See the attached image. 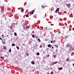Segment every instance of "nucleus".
Here are the masks:
<instances>
[{"instance_id": "473e14b6", "label": "nucleus", "mask_w": 74, "mask_h": 74, "mask_svg": "<svg viewBox=\"0 0 74 74\" xmlns=\"http://www.w3.org/2000/svg\"><path fill=\"white\" fill-rule=\"evenodd\" d=\"M0 40H3V39H2V38H0Z\"/></svg>"}, {"instance_id": "f8f14e48", "label": "nucleus", "mask_w": 74, "mask_h": 74, "mask_svg": "<svg viewBox=\"0 0 74 74\" xmlns=\"http://www.w3.org/2000/svg\"><path fill=\"white\" fill-rule=\"evenodd\" d=\"M12 47H14V46H15V45L13 43H12Z\"/></svg>"}, {"instance_id": "ddd939ff", "label": "nucleus", "mask_w": 74, "mask_h": 74, "mask_svg": "<svg viewBox=\"0 0 74 74\" xmlns=\"http://www.w3.org/2000/svg\"><path fill=\"white\" fill-rule=\"evenodd\" d=\"M62 69H63V68L62 67L61 68L58 69V70H62Z\"/></svg>"}, {"instance_id": "393cba45", "label": "nucleus", "mask_w": 74, "mask_h": 74, "mask_svg": "<svg viewBox=\"0 0 74 74\" xmlns=\"http://www.w3.org/2000/svg\"><path fill=\"white\" fill-rule=\"evenodd\" d=\"M72 51H74V48H72Z\"/></svg>"}, {"instance_id": "ea45409f", "label": "nucleus", "mask_w": 74, "mask_h": 74, "mask_svg": "<svg viewBox=\"0 0 74 74\" xmlns=\"http://www.w3.org/2000/svg\"><path fill=\"white\" fill-rule=\"evenodd\" d=\"M11 27H10V28H11Z\"/></svg>"}, {"instance_id": "f257e3e1", "label": "nucleus", "mask_w": 74, "mask_h": 74, "mask_svg": "<svg viewBox=\"0 0 74 74\" xmlns=\"http://www.w3.org/2000/svg\"><path fill=\"white\" fill-rule=\"evenodd\" d=\"M66 5L67 7H68L69 8H70V7H71V6H70L71 5V4H70V3L66 4Z\"/></svg>"}, {"instance_id": "39448f33", "label": "nucleus", "mask_w": 74, "mask_h": 74, "mask_svg": "<svg viewBox=\"0 0 74 74\" xmlns=\"http://www.w3.org/2000/svg\"><path fill=\"white\" fill-rule=\"evenodd\" d=\"M59 8H57L56 10V12H58V11H59Z\"/></svg>"}, {"instance_id": "a211bd4d", "label": "nucleus", "mask_w": 74, "mask_h": 74, "mask_svg": "<svg viewBox=\"0 0 74 74\" xmlns=\"http://www.w3.org/2000/svg\"><path fill=\"white\" fill-rule=\"evenodd\" d=\"M70 45H66V47H68V48H69V47H70Z\"/></svg>"}, {"instance_id": "f03ea898", "label": "nucleus", "mask_w": 74, "mask_h": 74, "mask_svg": "<svg viewBox=\"0 0 74 74\" xmlns=\"http://www.w3.org/2000/svg\"><path fill=\"white\" fill-rule=\"evenodd\" d=\"M5 40H3H3H2V42H3V44H5Z\"/></svg>"}, {"instance_id": "4468645a", "label": "nucleus", "mask_w": 74, "mask_h": 74, "mask_svg": "<svg viewBox=\"0 0 74 74\" xmlns=\"http://www.w3.org/2000/svg\"><path fill=\"white\" fill-rule=\"evenodd\" d=\"M26 17H27V18H28V17H29V15L28 14H27L26 15Z\"/></svg>"}, {"instance_id": "20e7f679", "label": "nucleus", "mask_w": 74, "mask_h": 74, "mask_svg": "<svg viewBox=\"0 0 74 74\" xmlns=\"http://www.w3.org/2000/svg\"><path fill=\"white\" fill-rule=\"evenodd\" d=\"M58 63V62H55L54 63H53V64H52V65H54V64H56V63Z\"/></svg>"}, {"instance_id": "2eb2a0df", "label": "nucleus", "mask_w": 74, "mask_h": 74, "mask_svg": "<svg viewBox=\"0 0 74 74\" xmlns=\"http://www.w3.org/2000/svg\"><path fill=\"white\" fill-rule=\"evenodd\" d=\"M14 34L15 36H16L17 35V34H16V32H15L14 33Z\"/></svg>"}, {"instance_id": "a878e982", "label": "nucleus", "mask_w": 74, "mask_h": 74, "mask_svg": "<svg viewBox=\"0 0 74 74\" xmlns=\"http://www.w3.org/2000/svg\"><path fill=\"white\" fill-rule=\"evenodd\" d=\"M40 47L41 48H42V45H41L40 46Z\"/></svg>"}, {"instance_id": "f3484780", "label": "nucleus", "mask_w": 74, "mask_h": 74, "mask_svg": "<svg viewBox=\"0 0 74 74\" xmlns=\"http://www.w3.org/2000/svg\"><path fill=\"white\" fill-rule=\"evenodd\" d=\"M9 51V52H11V48L10 49Z\"/></svg>"}, {"instance_id": "58836bf2", "label": "nucleus", "mask_w": 74, "mask_h": 74, "mask_svg": "<svg viewBox=\"0 0 74 74\" xmlns=\"http://www.w3.org/2000/svg\"><path fill=\"white\" fill-rule=\"evenodd\" d=\"M69 22L70 23V22H71V21H69Z\"/></svg>"}, {"instance_id": "4be33fe9", "label": "nucleus", "mask_w": 74, "mask_h": 74, "mask_svg": "<svg viewBox=\"0 0 74 74\" xmlns=\"http://www.w3.org/2000/svg\"><path fill=\"white\" fill-rule=\"evenodd\" d=\"M32 37H33V38H34V35H32Z\"/></svg>"}, {"instance_id": "c756f323", "label": "nucleus", "mask_w": 74, "mask_h": 74, "mask_svg": "<svg viewBox=\"0 0 74 74\" xmlns=\"http://www.w3.org/2000/svg\"><path fill=\"white\" fill-rule=\"evenodd\" d=\"M6 37H8V38H9V37H8V35H6Z\"/></svg>"}, {"instance_id": "0eeeda50", "label": "nucleus", "mask_w": 74, "mask_h": 74, "mask_svg": "<svg viewBox=\"0 0 74 74\" xmlns=\"http://www.w3.org/2000/svg\"><path fill=\"white\" fill-rule=\"evenodd\" d=\"M48 47H49V48L50 47H52V45L50 44H49L48 45Z\"/></svg>"}, {"instance_id": "6ab92c4d", "label": "nucleus", "mask_w": 74, "mask_h": 74, "mask_svg": "<svg viewBox=\"0 0 74 74\" xmlns=\"http://www.w3.org/2000/svg\"><path fill=\"white\" fill-rule=\"evenodd\" d=\"M39 55L40 53H39V52L37 54V56H38V55Z\"/></svg>"}, {"instance_id": "412c9836", "label": "nucleus", "mask_w": 74, "mask_h": 74, "mask_svg": "<svg viewBox=\"0 0 74 74\" xmlns=\"http://www.w3.org/2000/svg\"><path fill=\"white\" fill-rule=\"evenodd\" d=\"M69 47H70V49H71L72 48L71 46V45H70V46H69Z\"/></svg>"}, {"instance_id": "7c9ffc66", "label": "nucleus", "mask_w": 74, "mask_h": 74, "mask_svg": "<svg viewBox=\"0 0 74 74\" xmlns=\"http://www.w3.org/2000/svg\"><path fill=\"white\" fill-rule=\"evenodd\" d=\"M51 74H53V72H51Z\"/></svg>"}, {"instance_id": "7ed1b4c3", "label": "nucleus", "mask_w": 74, "mask_h": 74, "mask_svg": "<svg viewBox=\"0 0 74 74\" xmlns=\"http://www.w3.org/2000/svg\"><path fill=\"white\" fill-rule=\"evenodd\" d=\"M34 12V10H32V11L30 12V14H33Z\"/></svg>"}, {"instance_id": "72a5a7b5", "label": "nucleus", "mask_w": 74, "mask_h": 74, "mask_svg": "<svg viewBox=\"0 0 74 74\" xmlns=\"http://www.w3.org/2000/svg\"><path fill=\"white\" fill-rule=\"evenodd\" d=\"M52 49H53V48H54V47H52Z\"/></svg>"}, {"instance_id": "e433bc0d", "label": "nucleus", "mask_w": 74, "mask_h": 74, "mask_svg": "<svg viewBox=\"0 0 74 74\" xmlns=\"http://www.w3.org/2000/svg\"><path fill=\"white\" fill-rule=\"evenodd\" d=\"M4 36V35H3V34H2V36Z\"/></svg>"}, {"instance_id": "dca6fc26", "label": "nucleus", "mask_w": 74, "mask_h": 74, "mask_svg": "<svg viewBox=\"0 0 74 74\" xmlns=\"http://www.w3.org/2000/svg\"><path fill=\"white\" fill-rule=\"evenodd\" d=\"M3 49H7V47H6L5 46L3 48Z\"/></svg>"}, {"instance_id": "9b49d317", "label": "nucleus", "mask_w": 74, "mask_h": 74, "mask_svg": "<svg viewBox=\"0 0 74 74\" xmlns=\"http://www.w3.org/2000/svg\"><path fill=\"white\" fill-rule=\"evenodd\" d=\"M38 42H41V40H40V38H38Z\"/></svg>"}, {"instance_id": "c85d7f7f", "label": "nucleus", "mask_w": 74, "mask_h": 74, "mask_svg": "<svg viewBox=\"0 0 74 74\" xmlns=\"http://www.w3.org/2000/svg\"><path fill=\"white\" fill-rule=\"evenodd\" d=\"M56 47H57V48H58V45H55Z\"/></svg>"}, {"instance_id": "f704fd0d", "label": "nucleus", "mask_w": 74, "mask_h": 74, "mask_svg": "<svg viewBox=\"0 0 74 74\" xmlns=\"http://www.w3.org/2000/svg\"><path fill=\"white\" fill-rule=\"evenodd\" d=\"M27 55L28 56H29V53L27 54Z\"/></svg>"}, {"instance_id": "1a4fd4ad", "label": "nucleus", "mask_w": 74, "mask_h": 74, "mask_svg": "<svg viewBox=\"0 0 74 74\" xmlns=\"http://www.w3.org/2000/svg\"><path fill=\"white\" fill-rule=\"evenodd\" d=\"M55 42H56L55 40H54V41H51V43H52V42H53V43H55Z\"/></svg>"}, {"instance_id": "cd10ccee", "label": "nucleus", "mask_w": 74, "mask_h": 74, "mask_svg": "<svg viewBox=\"0 0 74 74\" xmlns=\"http://www.w3.org/2000/svg\"><path fill=\"white\" fill-rule=\"evenodd\" d=\"M47 57H49V55H47Z\"/></svg>"}, {"instance_id": "5701e85b", "label": "nucleus", "mask_w": 74, "mask_h": 74, "mask_svg": "<svg viewBox=\"0 0 74 74\" xmlns=\"http://www.w3.org/2000/svg\"><path fill=\"white\" fill-rule=\"evenodd\" d=\"M41 7H42V8H43L44 9V6H43L42 5L41 6Z\"/></svg>"}, {"instance_id": "aec40b11", "label": "nucleus", "mask_w": 74, "mask_h": 74, "mask_svg": "<svg viewBox=\"0 0 74 74\" xmlns=\"http://www.w3.org/2000/svg\"><path fill=\"white\" fill-rule=\"evenodd\" d=\"M16 48H17V49H19V48L18 47V46H16Z\"/></svg>"}, {"instance_id": "6e6552de", "label": "nucleus", "mask_w": 74, "mask_h": 74, "mask_svg": "<svg viewBox=\"0 0 74 74\" xmlns=\"http://www.w3.org/2000/svg\"><path fill=\"white\" fill-rule=\"evenodd\" d=\"M31 63L32 64H35V62H34V61H32L31 62Z\"/></svg>"}, {"instance_id": "9d476101", "label": "nucleus", "mask_w": 74, "mask_h": 74, "mask_svg": "<svg viewBox=\"0 0 74 74\" xmlns=\"http://www.w3.org/2000/svg\"><path fill=\"white\" fill-rule=\"evenodd\" d=\"M69 58H68L66 60V61H67V62H69Z\"/></svg>"}, {"instance_id": "bb28decb", "label": "nucleus", "mask_w": 74, "mask_h": 74, "mask_svg": "<svg viewBox=\"0 0 74 74\" xmlns=\"http://www.w3.org/2000/svg\"><path fill=\"white\" fill-rule=\"evenodd\" d=\"M47 51H48L49 50V48H48L47 49Z\"/></svg>"}, {"instance_id": "b1692460", "label": "nucleus", "mask_w": 74, "mask_h": 74, "mask_svg": "<svg viewBox=\"0 0 74 74\" xmlns=\"http://www.w3.org/2000/svg\"><path fill=\"white\" fill-rule=\"evenodd\" d=\"M0 58H3V59H4V57H1V56L0 57Z\"/></svg>"}, {"instance_id": "c9c22d12", "label": "nucleus", "mask_w": 74, "mask_h": 74, "mask_svg": "<svg viewBox=\"0 0 74 74\" xmlns=\"http://www.w3.org/2000/svg\"><path fill=\"white\" fill-rule=\"evenodd\" d=\"M59 33H60V32H59Z\"/></svg>"}, {"instance_id": "2f4dec72", "label": "nucleus", "mask_w": 74, "mask_h": 74, "mask_svg": "<svg viewBox=\"0 0 74 74\" xmlns=\"http://www.w3.org/2000/svg\"><path fill=\"white\" fill-rule=\"evenodd\" d=\"M54 57H56V55H54L53 56Z\"/></svg>"}, {"instance_id": "423d86ee", "label": "nucleus", "mask_w": 74, "mask_h": 74, "mask_svg": "<svg viewBox=\"0 0 74 74\" xmlns=\"http://www.w3.org/2000/svg\"><path fill=\"white\" fill-rule=\"evenodd\" d=\"M21 12H23V11H24V9H23V8H22L21 10Z\"/></svg>"}, {"instance_id": "4c0bfd02", "label": "nucleus", "mask_w": 74, "mask_h": 74, "mask_svg": "<svg viewBox=\"0 0 74 74\" xmlns=\"http://www.w3.org/2000/svg\"><path fill=\"white\" fill-rule=\"evenodd\" d=\"M34 17H36V16H34Z\"/></svg>"}]
</instances>
